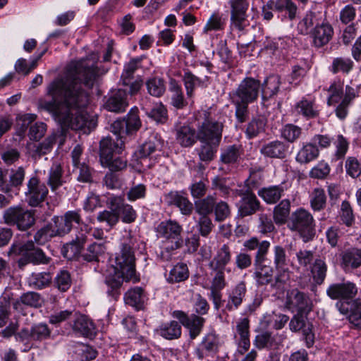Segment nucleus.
Instances as JSON below:
<instances>
[{
	"instance_id": "f257e3e1",
	"label": "nucleus",
	"mask_w": 361,
	"mask_h": 361,
	"mask_svg": "<svg viewBox=\"0 0 361 361\" xmlns=\"http://www.w3.org/2000/svg\"><path fill=\"white\" fill-rule=\"evenodd\" d=\"M98 56L72 61L66 73L55 78L47 87L50 100L42 99L39 107L50 113L62 128L84 129L89 133L97 126V119L85 110L88 94L82 88V83L92 87L98 76Z\"/></svg>"
},
{
	"instance_id": "f03ea898",
	"label": "nucleus",
	"mask_w": 361,
	"mask_h": 361,
	"mask_svg": "<svg viewBox=\"0 0 361 361\" xmlns=\"http://www.w3.org/2000/svg\"><path fill=\"white\" fill-rule=\"evenodd\" d=\"M137 248L139 243L135 237L130 233L123 235L120 252L108 269L105 278L107 293L114 298L119 295V290L124 281L136 283L140 280L135 271V251Z\"/></svg>"
},
{
	"instance_id": "7ed1b4c3",
	"label": "nucleus",
	"mask_w": 361,
	"mask_h": 361,
	"mask_svg": "<svg viewBox=\"0 0 361 361\" xmlns=\"http://www.w3.org/2000/svg\"><path fill=\"white\" fill-rule=\"evenodd\" d=\"M231 259V249L228 244H224L216 250L214 257L209 263L213 276L209 298L212 300L214 308L216 310L219 308L221 302V290L226 286L225 271H231V269L226 268V266Z\"/></svg>"
},
{
	"instance_id": "20e7f679",
	"label": "nucleus",
	"mask_w": 361,
	"mask_h": 361,
	"mask_svg": "<svg viewBox=\"0 0 361 361\" xmlns=\"http://www.w3.org/2000/svg\"><path fill=\"white\" fill-rule=\"evenodd\" d=\"M123 142L118 139L115 142L109 137L100 141V161L103 166L111 171H121L126 167V161L118 155L122 152Z\"/></svg>"
},
{
	"instance_id": "39448f33",
	"label": "nucleus",
	"mask_w": 361,
	"mask_h": 361,
	"mask_svg": "<svg viewBox=\"0 0 361 361\" xmlns=\"http://www.w3.org/2000/svg\"><path fill=\"white\" fill-rule=\"evenodd\" d=\"M197 124V139L200 142L221 141L223 124L212 118L207 110L198 111L195 115Z\"/></svg>"
},
{
	"instance_id": "423d86ee",
	"label": "nucleus",
	"mask_w": 361,
	"mask_h": 361,
	"mask_svg": "<svg viewBox=\"0 0 361 361\" xmlns=\"http://www.w3.org/2000/svg\"><path fill=\"white\" fill-rule=\"evenodd\" d=\"M181 231V226L173 221L170 220L159 224V238H163L161 248L166 252L165 254L164 251H161L162 259L169 260L172 255L170 252L178 248L182 245Z\"/></svg>"
},
{
	"instance_id": "0eeeda50",
	"label": "nucleus",
	"mask_w": 361,
	"mask_h": 361,
	"mask_svg": "<svg viewBox=\"0 0 361 361\" xmlns=\"http://www.w3.org/2000/svg\"><path fill=\"white\" fill-rule=\"evenodd\" d=\"M288 228L298 232L304 242L312 239L314 235V220L306 209L300 208L293 212L287 223Z\"/></svg>"
},
{
	"instance_id": "6e6552de",
	"label": "nucleus",
	"mask_w": 361,
	"mask_h": 361,
	"mask_svg": "<svg viewBox=\"0 0 361 361\" xmlns=\"http://www.w3.org/2000/svg\"><path fill=\"white\" fill-rule=\"evenodd\" d=\"M51 330L47 324L39 323L33 325L30 330L27 329H21L15 335L16 341L23 345V350L28 351L35 345V341H42L50 337Z\"/></svg>"
},
{
	"instance_id": "1a4fd4ad",
	"label": "nucleus",
	"mask_w": 361,
	"mask_h": 361,
	"mask_svg": "<svg viewBox=\"0 0 361 361\" xmlns=\"http://www.w3.org/2000/svg\"><path fill=\"white\" fill-rule=\"evenodd\" d=\"M261 88L259 80L246 77L238 85L235 90L230 94L231 100L245 104H252L257 100Z\"/></svg>"
},
{
	"instance_id": "9d476101",
	"label": "nucleus",
	"mask_w": 361,
	"mask_h": 361,
	"mask_svg": "<svg viewBox=\"0 0 361 361\" xmlns=\"http://www.w3.org/2000/svg\"><path fill=\"white\" fill-rule=\"evenodd\" d=\"M3 218L6 224L16 225L22 231L30 228L35 222L34 213L20 206L11 207L6 209Z\"/></svg>"
},
{
	"instance_id": "9b49d317",
	"label": "nucleus",
	"mask_w": 361,
	"mask_h": 361,
	"mask_svg": "<svg viewBox=\"0 0 361 361\" xmlns=\"http://www.w3.org/2000/svg\"><path fill=\"white\" fill-rule=\"evenodd\" d=\"M10 255H23L26 257L30 262L34 264H48L49 258L47 257L43 251L35 247L32 241L20 244H13L9 250Z\"/></svg>"
},
{
	"instance_id": "f8f14e48",
	"label": "nucleus",
	"mask_w": 361,
	"mask_h": 361,
	"mask_svg": "<svg viewBox=\"0 0 361 361\" xmlns=\"http://www.w3.org/2000/svg\"><path fill=\"white\" fill-rule=\"evenodd\" d=\"M141 126L138 109H132L123 120H117L111 126V130L121 137L122 134L130 135L137 132Z\"/></svg>"
},
{
	"instance_id": "ddd939ff",
	"label": "nucleus",
	"mask_w": 361,
	"mask_h": 361,
	"mask_svg": "<svg viewBox=\"0 0 361 361\" xmlns=\"http://www.w3.org/2000/svg\"><path fill=\"white\" fill-rule=\"evenodd\" d=\"M79 211H68L63 216H54L49 225L55 236H62L70 232L73 223L80 224Z\"/></svg>"
},
{
	"instance_id": "4468645a",
	"label": "nucleus",
	"mask_w": 361,
	"mask_h": 361,
	"mask_svg": "<svg viewBox=\"0 0 361 361\" xmlns=\"http://www.w3.org/2000/svg\"><path fill=\"white\" fill-rule=\"evenodd\" d=\"M273 251L276 281L284 283L290 278L289 260L286 256V250L281 245H276L274 247Z\"/></svg>"
},
{
	"instance_id": "2eb2a0df",
	"label": "nucleus",
	"mask_w": 361,
	"mask_h": 361,
	"mask_svg": "<svg viewBox=\"0 0 361 361\" xmlns=\"http://www.w3.org/2000/svg\"><path fill=\"white\" fill-rule=\"evenodd\" d=\"M106 204L109 209L116 210L118 218L121 216L123 222L130 224L135 221L137 218L135 210L131 205L125 203L123 197L110 195L107 198Z\"/></svg>"
},
{
	"instance_id": "dca6fc26",
	"label": "nucleus",
	"mask_w": 361,
	"mask_h": 361,
	"mask_svg": "<svg viewBox=\"0 0 361 361\" xmlns=\"http://www.w3.org/2000/svg\"><path fill=\"white\" fill-rule=\"evenodd\" d=\"M286 307L293 312L298 314L308 313L312 309V301L304 293L293 289L287 295Z\"/></svg>"
},
{
	"instance_id": "f3484780",
	"label": "nucleus",
	"mask_w": 361,
	"mask_h": 361,
	"mask_svg": "<svg viewBox=\"0 0 361 361\" xmlns=\"http://www.w3.org/2000/svg\"><path fill=\"white\" fill-rule=\"evenodd\" d=\"M27 190L25 192L29 205L37 207L44 201L48 195L46 185L41 183L37 177H32L27 184Z\"/></svg>"
},
{
	"instance_id": "a211bd4d",
	"label": "nucleus",
	"mask_w": 361,
	"mask_h": 361,
	"mask_svg": "<svg viewBox=\"0 0 361 361\" xmlns=\"http://www.w3.org/2000/svg\"><path fill=\"white\" fill-rule=\"evenodd\" d=\"M247 293L246 284L240 281L226 290L225 308L228 311H234L243 303Z\"/></svg>"
},
{
	"instance_id": "6ab92c4d",
	"label": "nucleus",
	"mask_w": 361,
	"mask_h": 361,
	"mask_svg": "<svg viewBox=\"0 0 361 361\" xmlns=\"http://www.w3.org/2000/svg\"><path fill=\"white\" fill-rule=\"evenodd\" d=\"M173 317L178 319L180 322L188 329L192 339L195 338L201 332L204 319L195 314L187 316L183 311L176 310L173 312Z\"/></svg>"
},
{
	"instance_id": "aec40b11",
	"label": "nucleus",
	"mask_w": 361,
	"mask_h": 361,
	"mask_svg": "<svg viewBox=\"0 0 361 361\" xmlns=\"http://www.w3.org/2000/svg\"><path fill=\"white\" fill-rule=\"evenodd\" d=\"M340 265L345 272H352L361 267V249L350 247L340 254Z\"/></svg>"
},
{
	"instance_id": "412c9836",
	"label": "nucleus",
	"mask_w": 361,
	"mask_h": 361,
	"mask_svg": "<svg viewBox=\"0 0 361 361\" xmlns=\"http://www.w3.org/2000/svg\"><path fill=\"white\" fill-rule=\"evenodd\" d=\"M231 8V24L239 30L247 25V14L249 4L246 0H230Z\"/></svg>"
},
{
	"instance_id": "4be33fe9",
	"label": "nucleus",
	"mask_w": 361,
	"mask_h": 361,
	"mask_svg": "<svg viewBox=\"0 0 361 361\" xmlns=\"http://www.w3.org/2000/svg\"><path fill=\"white\" fill-rule=\"evenodd\" d=\"M338 311L348 317L353 325L361 327V300L339 301L336 302Z\"/></svg>"
},
{
	"instance_id": "5701e85b",
	"label": "nucleus",
	"mask_w": 361,
	"mask_h": 361,
	"mask_svg": "<svg viewBox=\"0 0 361 361\" xmlns=\"http://www.w3.org/2000/svg\"><path fill=\"white\" fill-rule=\"evenodd\" d=\"M333 35L332 26L326 19L323 18L319 24L314 27L311 37L314 45L319 48L328 44Z\"/></svg>"
},
{
	"instance_id": "b1692460",
	"label": "nucleus",
	"mask_w": 361,
	"mask_h": 361,
	"mask_svg": "<svg viewBox=\"0 0 361 361\" xmlns=\"http://www.w3.org/2000/svg\"><path fill=\"white\" fill-rule=\"evenodd\" d=\"M292 111L293 114L302 116L306 119H312L319 116L320 109L314 99L302 97L294 104L292 106Z\"/></svg>"
},
{
	"instance_id": "393cba45",
	"label": "nucleus",
	"mask_w": 361,
	"mask_h": 361,
	"mask_svg": "<svg viewBox=\"0 0 361 361\" xmlns=\"http://www.w3.org/2000/svg\"><path fill=\"white\" fill-rule=\"evenodd\" d=\"M357 289L355 283L347 281L341 283H334L329 286L326 290L327 295L332 299H348L354 297Z\"/></svg>"
},
{
	"instance_id": "a878e982",
	"label": "nucleus",
	"mask_w": 361,
	"mask_h": 361,
	"mask_svg": "<svg viewBox=\"0 0 361 361\" xmlns=\"http://www.w3.org/2000/svg\"><path fill=\"white\" fill-rule=\"evenodd\" d=\"M42 299L39 294L35 292H27L23 294L19 298L12 301L13 309L23 315H26V307H37L40 306Z\"/></svg>"
},
{
	"instance_id": "bb28decb",
	"label": "nucleus",
	"mask_w": 361,
	"mask_h": 361,
	"mask_svg": "<svg viewBox=\"0 0 361 361\" xmlns=\"http://www.w3.org/2000/svg\"><path fill=\"white\" fill-rule=\"evenodd\" d=\"M281 78L278 75H271L268 76L262 83H261L262 102L266 105V102L276 96L281 86Z\"/></svg>"
},
{
	"instance_id": "cd10ccee",
	"label": "nucleus",
	"mask_w": 361,
	"mask_h": 361,
	"mask_svg": "<svg viewBox=\"0 0 361 361\" xmlns=\"http://www.w3.org/2000/svg\"><path fill=\"white\" fill-rule=\"evenodd\" d=\"M126 98V91L123 89H118L107 99L104 107L109 111L123 112L128 105Z\"/></svg>"
},
{
	"instance_id": "c85d7f7f",
	"label": "nucleus",
	"mask_w": 361,
	"mask_h": 361,
	"mask_svg": "<svg viewBox=\"0 0 361 361\" xmlns=\"http://www.w3.org/2000/svg\"><path fill=\"white\" fill-rule=\"evenodd\" d=\"M259 201L252 192L245 194L239 202L238 215L241 217L255 214L259 208Z\"/></svg>"
},
{
	"instance_id": "c756f323",
	"label": "nucleus",
	"mask_w": 361,
	"mask_h": 361,
	"mask_svg": "<svg viewBox=\"0 0 361 361\" xmlns=\"http://www.w3.org/2000/svg\"><path fill=\"white\" fill-rule=\"evenodd\" d=\"M66 183V178L63 176L61 165L58 162H54L48 172L47 185L50 187L51 192H56Z\"/></svg>"
},
{
	"instance_id": "7c9ffc66",
	"label": "nucleus",
	"mask_w": 361,
	"mask_h": 361,
	"mask_svg": "<svg viewBox=\"0 0 361 361\" xmlns=\"http://www.w3.org/2000/svg\"><path fill=\"white\" fill-rule=\"evenodd\" d=\"M166 202L169 205H175L179 208L181 214L189 215L193 209V205L183 195L178 192H170L165 197Z\"/></svg>"
},
{
	"instance_id": "2f4dec72",
	"label": "nucleus",
	"mask_w": 361,
	"mask_h": 361,
	"mask_svg": "<svg viewBox=\"0 0 361 361\" xmlns=\"http://www.w3.org/2000/svg\"><path fill=\"white\" fill-rule=\"evenodd\" d=\"M87 235L82 232L79 233L75 239L66 243L62 248V254L68 259H73L76 257L81 252V250L87 241Z\"/></svg>"
},
{
	"instance_id": "473e14b6",
	"label": "nucleus",
	"mask_w": 361,
	"mask_h": 361,
	"mask_svg": "<svg viewBox=\"0 0 361 361\" xmlns=\"http://www.w3.org/2000/svg\"><path fill=\"white\" fill-rule=\"evenodd\" d=\"M292 44V39L287 36L274 38L266 45V49L270 50L276 58L280 59L283 58L287 54Z\"/></svg>"
},
{
	"instance_id": "72a5a7b5",
	"label": "nucleus",
	"mask_w": 361,
	"mask_h": 361,
	"mask_svg": "<svg viewBox=\"0 0 361 361\" xmlns=\"http://www.w3.org/2000/svg\"><path fill=\"white\" fill-rule=\"evenodd\" d=\"M323 19L321 13L308 11L298 24V30L302 35L312 34L314 27Z\"/></svg>"
},
{
	"instance_id": "f704fd0d",
	"label": "nucleus",
	"mask_w": 361,
	"mask_h": 361,
	"mask_svg": "<svg viewBox=\"0 0 361 361\" xmlns=\"http://www.w3.org/2000/svg\"><path fill=\"white\" fill-rule=\"evenodd\" d=\"M319 154V150L312 142L305 143L296 154L295 159L300 164H307L315 160Z\"/></svg>"
},
{
	"instance_id": "c9c22d12",
	"label": "nucleus",
	"mask_w": 361,
	"mask_h": 361,
	"mask_svg": "<svg viewBox=\"0 0 361 361\" xmlns=\"http://www.w3.org/2000/svg\"><path fill=\"white\" fill-rule=\"evenodd\" d=\"M253 276L259 286L267 284L272 281L273 269L264 262H255Z\"/></svg>"
},
{
	"instance_id": "e433bc0d",
	"label": "nucleus",
	"mask_w": 361,
	"mask_h": 361,
	"mask_svg": "<svg viewBox=\"0 0 361 361\" xmlns=\"http://www.w3.org/2000/svg\"><path fill=\"white\" fill-rule=\"evenodd\" d=\"M282 338L278 335H271L268 332L262 333L256 336L255 345L259 349L269 348L276 349L281 344Z\"/></svg>"
},
{
	"instance_id": "4c0bfd02",
	"label": "nucleus",
	"mask_w": 361,
	"mask_h": 361,
	"mask_svg": "<svg viewBox=\"0 0 361 361\" xmlns=\"http://www.w3.org/2000/svg\"><path fill=\"white\" fill-rule=\"evenodd\" d=\"M287 147L283 142L272 141L264 145L260 149L261 153L270 158L283 159L286 157Z\"/></svg>"
},
{
	"instance_id": "58836bf2",
	"label": "nucleus",
	"mask_w": 361,
	"mask_h": 361,
	"mask_svg": "<svg viewBox=\"0 0 361 361\" xmlns=\"http://www.w3.org/2000/svg\"><path fill=\"white\" fill-rule=\"evenodd\" d=\"M125 302L137 310L142 308L146 300V295L143 289L140 287H135L128 290L125 294Z\"/></svg>"
},
{
	"instance_id": "ea45409f",
	"label": "nucleus",
	"mask_w": 361,
	"mask_h": 361,
	"mask_svg": "<svg viewBox=\"0 0 361 361\" xmlns=\"http://www.w3.org/2000/svg\"><path fill=\"white\" fill-rule=\"evenodd\" d=\"M166 281L169 283H178L185 281L189 276V271L186 264L178 263L165 274Z\"/></svg>"
},
{
	"instance_id": "a19ab883",
	"label": "nucleus",
	"mask_w": 361,
	"mask_h": 361,
	"mask_svg": "<svg viewBox=\"0 0 361 361\" xmlns=\"http://www.w3.org/2000/svg\"><path fill=\"white\" fill-rule=\"evenodd\" d=\"M329 106H335L339 103L343 96V83L340 80H334L327 89Z\"/></svg>"
},
{
	"instance_id": "79ce46f5",
	"label": "nucleus",
	"mask_w": 361,
	"mask_h": 361,
	"mask_svg": "<svg viewBox=\"0 0 361 361\" xmlns=\"http://www.w3.org/2000/svg\"><path fill=\"white\" fill-rule=\"evenodd\" d=\"M353 67L354 62L351 59L337 57L334 59L329 69L334 74L342 73L343 74L348 75L353 70Z\"/></svg>"
},
{
	"instance_id": "37998d69",
	"label": "nucleus",
	"mask_w": 361,
	"mask_h": 361,
	"mask_svg": "<svg viewBox=\"0 0 361 361\" xmlns=\"http://www.w3.org/2000/svg\"><path fill=\"white\" fill-rule=\"evenodd\" d=\"M176 138L183 147H190L195 143L197 135L194 129L185 125L177 129Z\"/></svg>"
},
{
	"instance_id": "c03bdc74",
	"label": "nucleus",
	"mask_w": 361,
	"mask_h": 361,
	"mask_svg": "<svg viewBox=\"0 0 361 361\" xmlns=\"http://www.w3.org/2000/svg\"><path fill=\"white\" fill-rule=\"evenodd\" d=\"M200 148L197 149L198 155L201 161H212L217 151V147L220 143L219 141H204L200 142Z\"/></svg>"
},
{
	"instance_id": "a18cd8bd",
	"label": "nucleus",
	"mask_w": 361,
	"mask_h": 361,
	"mask_svg": "<svg viewBox=\"0 0 361 361\" xmlns=\"http://www.w3.org/2000/svg\"><path fill=\"white\" fill-rule=\"evenodd\" d=\"M309 63L301 59L292 66V71L289 76V82L297 85L307 74L310 70Z\"/></svg>"
},
{
	"instance_id": "49530a36",
	"label": "nucleus",
	"mask_w": 361,
	"mask_h": 361,
	"mask_svg": "<svg viewBox=\"0 0 361 361\" xmlns=\"http://www.w3.org/2000/svg\"><path fill=\"white\" fill-rule=\"evenodd\" d=\"M73 329L85 336H91L94 334L95 327L88 317L80 315L74 322Z\"/></svg>"
},
{
	"instance_id": "de8ad7c7",
	"label": "nucleus",
	"mask_w": 361,
	"mask_h": 361,
	"mask_svg": "<svg viewBox=\"0 0 361 361\" xmlns=\"http://www.w3.org/2000/svg\"><path fill=\"white\" fill-rule=\"evenodd\" d=\"M240 155V147L233 145L222 149L220 159L224 164H233L239 161Z\"/></svg>"
},
{
	"instance_id": "09e8293b",
	"label": "nucleus",
	"mask_w": 361,
	"mask_h": 361,
	"mask_svg": "<svg viewBox=\"0 0 361 361\" xmlns=\"http://www.w3.org/2000/svg\"><path fill=\"white\" fill-rule=\"evenodd\" d=\"M51 281V276L48 272L32 273L27 279L30 287L37 289H42L47 286Z\"/></svg>"
},
{
	"instance_id": "8fccbe9b",
	"label": "nucleus",
	"mask_w": 361,
	"mask_h": 361,
	"mask_svg": "<svg viewBox=\"0 0 361 361\" xmlns=\"http://www.w3.org/2000/svg\"><path fill=\"white\" fill-rule=\"evenodd\" d=\"M169 90L172 92L171 104L177 109H182L186 105L181 86L175 80H171Z\"/></svg>"
},
{
	"instance_id": "3c124183",
	"label": "nucleus",
	"mask_w": 361,
	"mask_h": 361,
	"mask_svg": "<svg viewBox=\"0 0 361 361\" xmlns=\"http://www.w3.org/2000/svg\"><path fill=\"white\" fill-rule=\"evenodd\" d=\"M283 189L279 185L262 188L259 190L258 195L267 203H276L282 195Z\"/></svg>"
},
{
	"instance_id": "603ef678",
	"label": "nucleus",
	"mask_w": 361,
	"mask_h": 361,
	"mask_svg": "<svg viewBox=\"0 0 361 361\" xmlns=\"http://www.w3.org/2000/svg\"><path fill=\"white\" fill-rule=\"evenodd\" d=\"M225 25L226 21L225 19L223 18L222 15L214 12L207 20L205 25L203 27L202 32L204 33H208L212 31H220L224 30Z\"/></svg>"
},
{
	"instance_id": "864d4df0",
	"label": "nucleus",
	"mask_w": 361,
	"mask_h": 361,
	"mask_svg": "<svg viewBox=\"0 0 361 361\" xmlns=\"http://www.w3.org/2000/svg\"><path fill=\"white\" fill-rule=\"evenodd\" d=\"M327 271V265L322 259H316L311 267V274L314 281L321 284L325 279Z\"/></svg>"
},
{
	"instance_id": "5fc2aeb1",
	"label": "nucleus",
	"mask_w": 361,
	"mask_h": 361,
	"mask_svg": "<svg viewBox=\"0 0 361 361\" xmlns=\"http://www.w3.org/2000/svg\"><path fill=\"white\" fill-rule=\"evenodd\" d=\"M335 147L334 158L339 160L344 158L349 148V141L343 135H337L333 141Z\"/></svg>"
},
{
	"instance_id": "6e6d98bb",
	"label": "nucleus",
	"mask_w": 361,
	"mask_h": 361,
	"mask_svg": "<svg viewBox=\"0 0 361 361\" xmlns=\"http://www.w3.org/2000/svg\"><path fill=\"white\" fill-rule=\"evenodd\" d=\"M290 212V202L288 200H282L274 208V219L276 224H284L289 215Z\"/></svg>"
},
{
	"instance_id": "4d7b16f0",
	"label": "nucleus",
	"mask_w": 361,
	"mask_h": 361,
	"mask_svg": "<svg viewBox=\"0 0 361 361\" xmlns=\"http://www.w3.org/2000/svg\"><path fill=\"white\" fill-rule=\"evenodd\" d=\"M310 204L314 211H320L326 204V195L322 188H316L310 194Z\"/></svg>"
},
{
	"instance_id": "13d9d810",
	"label": "nucleus",
	"mask_w": 361,
	"mask_h": 361,
	"mask_svg": "<svg viewBox=\"0 0 361 361\" xmlns=\"http://www.w3.org/2000/svg\"><path fill=\"white\" fill-rule=\"evenodd\" d=\"M54 142L55 136H49L42 142L34 145L32 149V156L35 158H39L41 156L49 153L51 152Z\"/></svg>"
},
{
	"instance_id": "bf43d9fd",
	"label": "nucleus",
	"mask_w": 361,
	"mask_h": 361,
	"mask_svg": "<svg viewBox=\"0 0 361 361\" xmlns=\"http://www.w3.org/2000/svg\"><path fill=\"white\" fill-rule=\"evenodd\" d=\"M215 198L212 195H208L205 198L195 202V209L201 215H207L214 209Z\"/></svg>"
},
{
	"instance_id": "052dcab7",
	"label": "nucleus",
	"mask_w": 361,
	"mask_h": 361,
	"mask_svg": "<svg viewBox=\"0 0 361 361\" xmlns=\"http://www.w3.org/2000/svg\"><path fill=\"white\" fill-rule=\"evenodd\" d=\"M160 334L166 339L177 338L181 334V326L177 322L172 321L161 328Z\"/></svg>"
},
{
	"instance_id": "680f3d73",
	"label": "nucleus",
	"mask_w": 361,
	"mask_h": 361,
	"mask_svg": "<svg viewBox=\"0 0 361 361\" xmlns=\"http://www.w3.org/2000/svg\"><path fill=\"white\" fill-rule=\"evenodd\" d=\"M97 220L100 223H106L110 228L114 227L118 222V213L116 210L104 209L99 212L97 216Z\"/></svg>"
},
{
	"instance_id": "e2e57ef3",
	"label": "nucleus",
	"mask_w": 361,
	"mask_h": 361,
	"mask_svg": "<svg viewBox=\"0 0 361 361\" xmlns=\"http://www.w3.org/2000/svg\"><path fill=\"white\" fill-rule=\"evenodd\" d=\"M274 9L278 12H285L288 14L290 20L295 16L297 7L291 0H276L274 2Z\"/></svg>"
},
{
	"instance_id": "0e129e2a",
	"label": "nucleus",
	"mask_w": 361,
	"mask_h": 361,
	"mask_svg": "<svg viewBox=\"0 0 361 361\" xmlns=\"http://www.w3.org/2000/svg\"><path fill=\"white\" fill-rule=\"evenodd\" d=\"M266 123L262 118H255L247 125L246 135L249 138L254 137L262 133L264 130Z\"/></svg>"
},
{
	"instance_id": "69168bd1",
	"label": "nucleus",
	"mask_w": 361,
	"mask_h": 361,
	"mask_svg": "<svg viewBox=\"0 0 361 361\" xmlns=\"http://www.w3.org/2000/svg\"><path fill=\"white\" fill-rule=\"evenodd\" d=\"M216 348V338L213 335H207L200 345V348L196 350L197 356L199 359L204 357V350L207 352H213Z\"/></svg>"
},
{
	"instance_id": "338daca9",
	"label": "nucleus",
	"mask_w": 361,
	"mask_h": 361,
	"mask_svg": "<svg viewBox=\"0 0 361 361\" xmlns=\"http://www.w3.org/2000/svg\"><path fill=\"white\" fill-rule=\"evenodd\" d=\"M105 251L104 245L102 243H94L87 249L83 255V258L87 262L97 261L99 255Z\"/></svg>"
},
{
	"instance_id": "774afa93",
	"label": "nucleus",
	"mask_w": 361,
	"mask_h": 361,
	"mask_svg": "<svg viewBox=\"0 0 361 361\" xmlns=\"http://www.w3.org/2000/svg\"><path fill=\"white\" fill-rule=\"evenodd\" d=\"M302 133V129L293 124L286 125L281 132L282 137L290 142L298 140Z\"/></svg>"
}]
</instances>
